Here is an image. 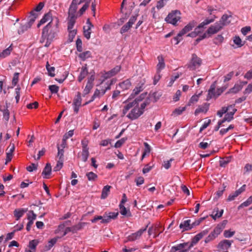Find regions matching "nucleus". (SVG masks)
<instances>
[{
	"mask_svg": "<svg viewBox=\"0 0 252 252\" xmlns=\"http://www.w3.org/2000/svg\"><path fill=\"white\" fill-rule=\"evenodd\" d=\"M82 98L81 96V93L78 92L77 95L74 98L73 103L78 104L81 105Z\"/></svg>",
	"mask_w": 252,
	"mask_h": 252,
	"instance_id": "603ef678",
	"label": "nucleus"
},
{
	"mask_svg": "<svg viewBox=\"0 0 252 252\" xmlns=\"http://www.w3.org/2000/svg\"><path fill=\"white\" fill-rule=\"evenodd\" d=\"M41 203L40 201H36L35 203H32L33 206L32 210V221L36 219V217L39 216L40 218H42L45 215L44 212V208L41 206Z\"/></svg>",
	"mask_w": 252,
	"mask_h": 252,
	"instance_id": "7ed1b4c3",
	"label": "nucleus"
},
{
	"mask_svg": "<svg viewBox=\"0 0 252 252\" xmlns=\"http://www.w3.org/2000/svg\"><path fill=\"white\" fill-rule=\"evenodd\" d=\"M225 187H223L222 189H219V190L216 193L215 199H218L220 196L222 195V193L225 190Z\"/></svg>",
	"mask_w": 252,
	"mask_h": 252,
	"instance_id": "338daca9",
	"label": "nucleus"
},
{
	"mask_svg": "<svg viewBox=\"0 0 252 252\" xmlns=\"http://www.w3.org/2000/svg\"><path fill=\"white\" fill-rule=\"evenodd\" d=\"M81 156L82 161H83L84 162L87 161L89 156V150H82Z\"/></svg>",
	"mask_w": 252,
	"mask_h": 252,
	"instance_id": "79ce46f5",
	"label": "nucleus"
},
{
	"mask_svg": "<svg viewBox=\"0 0 252 252\" xmlns=\"http://www.w3.org/2000/svg\"><path fill=\"white\" fill-rule=\"evenodd\" d=\"M49 89L52 94H56L58 92L59 88L55 85H52L49 86Z\"/></svg>",
	"mask_w": 252,
	"mask_h": 252,
	"instance_id": "6e6d98bb",
	"label": "nucleus"
},
{
	"mask_svg": "<svg viewBox=\"0 0 252 252\" xmlns=\"http://www.w3.org/2000/svg\"><path fill=\"white\" fill-rule=\"evenodd\" d=\"M51 170L52 168L51 164L49 163H47L42 173V175L44 178H49V176L50 175L51 173Z\"/></svg>",
	"mask_w": 252,
	"mask_h": 252,
	"instance_id": "dca6fc26",
	"label": "nucleus"
},
{
	"mask_svg": "<svg viewBox=\"0 0 252 252\" xmlns=\"http://www.w3.org/2000/svg\"><path fill=\"white\" fill-rule=\"evenodd\" d=\"M78 57L82 61H85L87 59L92 57V53L90 51H86L80 53Z\"/></svg>",
	"mask_w": 252,
	"mask_h": 252,
	"instance_id": "b1692460",
	"label": "nucleus"
},
{
	"mask_svg": "<svg viewBox=\"0 0 252 252\" xmlns=\"http://www.w3.org/2000/svg\"><path fill=\"white\" fill-rule=\"evenodd\" d=\"M9 151L6 153V162L11 161L12 158V153L15 150V146L13 144H10L9 146Z\"/></svg>",
	"mask_w": 252,
	"mask_h": 252,
	"instance_id": "393cba45",
	"label": "nucleus"
},
{
	"mask_svg": "<svg viewBox=\"0 0 252 252\" xmlns=\"http://www.w3.org/2000/svg\"><path fill=\"white\" fill-rule=\"evenodd\" d=\"M237 111V109L233 108L232 110L230 112L227 113L223 118L224 121L230 122L233 119V115Z\"/></svg>",
	"mask_w": 252,
	"mask_h": 252,
	"instance_id": "a878e982",
	"label": "nucleus"
},
{
	"mask_svg": "<svg viewBox=\"0 0 252 252\" xmlns=\"http://www.w3.org/2000/svg\"><path fill=\"white\" fill-rule=\"evenodd\" d=\"M222 225L223 224H218L217 226L215 228L214 231L211 233V234H215V238L220 233L222 229L224 228V226Z\"/></svg>",
	"mask_w": 252,
	"mask_h": 252,
	"instance_id": "2f4dec72",
	"label": "nucleus"
},
{
	"mask_svg": "<svg viewBox=\"0 0 252 252\" xmlns=\"http://www.w3.org/2000/svg\"><path fill=\"white\" fill-rule=\"evenodd\" d=\"M93 85L90 83H87L86 86L83 91V95H85L88 94L91 90L93 88Z\"/></svg>",
	"mask_w": 252,
	"mask_h": 252,
	"instance_id": "de8ad7c7",
	"label": "nucleus"
},
{
	"mask_svg": "<svg viewBox=\"0 0 252 252\" xmlns=\"http://www.w3.org/2000/svg\"><path fill=\"white\" fill-rule=\"evenodd\" d=\"M239 194H240L238 191L236 190L234 192L230 194L227 199V200L228 201H231L234 200L236 197H237Z\"/></svg>",
	"mask_w": 252,
	"mask_h": 252,
	"instance_id": "8fccbe9b",
	"label": "nucleus"
},
{
	"mask_svg": "<svg viewBox=\"0 0 252 252\" xmlns=\"http://www.w3.org/2000/svg\"><path fill=\"white\" fill-rule=\"evenodd\" d=\"M224 38L221 35H218L214 39V43L218 45L222 42Z\"/></svg>",
	"mask_w": 252,
	"mask_h": 252,
	"instance_id": "09e8293b",
	"label": "nucleus"
},
{
	"mask_svg": "<svg viewBox=\"0 0 252 252\" xmlns=\"http://www.w3.org/2000/svg\"><path fill=\"white\" fill-rule=\"evenodd\" d=\"M134 105L135 104L133 101L129 102L125 105L123 110V116H124L127 112V111Z\"/></svg>",
	"mask_w": 252,
	"mask_h": 252,
	"instance_id": "e433bc0d",
	"label": "nucleus"
},
{
	"mask_svg": "<svg viewBox=\"0 0 252 252\" xmlns=\"http://www.w3.org/2000/svg\"><path fill=\"white\" fill-rule=\"evenodd\" d=\"M131 85V83L129 79H126L119 84V87L123 90L128 89Z\"/></svg>",
	"mask_w": 252,
	"mask_h": 252,
	"instance_id": "bb28decb",
	"label": "nucleus"
},
{
	"mask_svg": "<svg viewBox=\"0 0 252 252\" xmlns=\"http://www.w3.org/2000/svg\"><path fill=\"white\" fill-rule=\"evenodd\" d=\"M46 66V69L48 72L49 75L51 77H54L55 75L54 73L55 67L50 66L48 62H47Z\"/></svg>",
	"mask_w": 252,
	"mask_h": 252,
	"instance_id": "58836bf2",
	"label": "nucleus"
},
{
	"mask_svg": "<svg viewBox=\"0 0 252 252\" xmlns=\"http://www.w3.org/2000/svg\"><path fill=\"white\" fill-rule=\"evenodd\" d=\"M212 141H210L209 143L201 142L199 144V147L202 149H207L211 144Z\"/></svg>",
	"mask_w": 252,
	"mask_h": 252,
	"instance_id": "bf43d9fd",
	"label": "nucleus"
},
{
	"mask_svg": "<svg viewBox=\"0 0 252 252\" xmlns=\"http://www.w3.org/2000/svg\"><path fill=\"white\" fill-rule=\"evenodd\" d=\"M181 19V17H166L165 21L169 24H171L174 26L177 25V23Z\"/></svg>",
	"mask_w": 252,
	"mask_h": 252,
	"instance_id": "4be33fe9",
	"label": "nucleus"
},
{
	"mask_svg": "<svg viewBox=\"0 0 252 252\" xmlns=\"http://www.w3.org/2000/svg\"><path fill=\"white\" fill-rule=\"evenodd\" d=\"M201 31H198V29L195 28L194 29V31L193 32H191L189 33L188 34V36H190L191 37H194L196 36H197L200 32H201Z\"/></svg>",
	"mask_w": 252,
	"mask_h": 252,
	"instance_id": "774afa93",
	"label": "nucleus"
},
{
	"mask_svg": "<svg viewBox=\"0 0 252 252\" xmlns=\"http://www.w3.org/2000/svg\"><path fill=\"white\" fill-rule=\"evenodd\" d=\"M119 215L118 212H105L104 214V219L101 221L102 223H105L110 222L111 219L114 220L117 218Z\"/></svg>",
	"mask_w": 252,
	"mask_h": 252,
	"instance_id": "6e6552de",
	"label": "nucleus"
},
{
	"mask_svg": "<svg viewBox=\"0 0 252 252\" xmlns=\"http://www.w3.org/2000/svg\"><path fill=\"white\" fill-rule=\"evenodd\" d=\"M208 217V216L201 217L199 218L198 220H195L192 223L193 227L198 225L203 220H204L206 218Z\"/></svg>",
	"mask_w": 252,
	"mask_h": 252,
	"instance_id": "69168bd1",
	"label": "nucleus"
},
{
	"mask_svg": "<svg viewBox=\"0 0 252 252\" xmlns=\"http://www.w3.org/2000/svg\"><path fill=\"white\" fill-rule=\"evenodd\" d=\"M214 20H215V19L214 18H210V19L207 18V19H205L201 23H200L196 28L198 29V31H201L202 32L205 26L214 22Z\"/></svg>",
	"mask_w": 252,
	"mask_h": 252,
	"instance_id": "412c9836",
	"label": "nucleus"
},
{
	"mask_svg": "<svg viewBox=\"0 0 252 252\" xmlns=\"http://www.w3.org/2000/svg\"><path fill=\"white\" fill-rule=\"evenodd\" d=\"M196 25V22L192 21L186 26L179 33L178 36H183L191 31Z\"/></svg>",
	"mask_w": 252,
	"mask_h": 252,
	"instance_id": "9b49d317",
	"label": "nucleus"
},
{
	"mask_svg": "<svg viewBox=\"0 0 252 252\" xmlns=\"http://www.w3.org/2000/svg\"><path fill=\"white\" fill-rule=\"evenodd\" d=\"M143 85L144 84H141L139 86L135 87V88L133 90V93L131 95H132L133 94L134 95H136L141 92L143 90Z\"/></svg>",
	"mask_w": 252,
	"mask_h": 252,
	"instance_id": "3c124183",
	"label": "nucleus"
},
{
	"mask_svg": "<svg viewBox=\"0 0 252 252\" xmlns=\"http://www.w3.org/2000/svg\"><path fill=\"white\" fill-rule=\"evenodd\" d=\"M27 209H15L14 211V216L16 218V220H18L22 217L24 214L27 212Z\"/></svg>",
	"mask_w": 252,
	"mask_h": 252,
	"instance_id": "5701e85b",
	"label": "nucleus"
},
{
	"mask_svg": "<svg viewBox=\"0 0 252 252\" xmlns=\"http://www.w3.org/2000/svg\"><path fill=\"white\" fill-rule=\"evenodd\" d=\"M233 242L232 240H223L220 242L217 246L218 251L221 252L224 250H227L231 246Z\"/></svg>",
	"mask_w": 252,
	"mask_h": 252,
	"instance_id": "423d86ee",
	"label": "nucleus"
},
{
	"mask_svg": "<svg viewBox=\"0 0 252 252\" xmlns=\"http://www.w3.org/2000/svg\"><path fill=\"white\" fill-rule=\"evenodd\" d=\"M147 226H147L146 227L144 228H141L137 232L129 235L127 237V240L126 241V242L133 241L137 240V239H139L142 235V233L146 230ZM125 242H126V241H125Z\"/></svg>",
	"mask_w": 252,
	"mask_h": 252,
	"instance_id": "0eeeda50",
	"label": "nucleus"
},
{
	"mask_svg": "<svg viewBox=\"0 0 252 252\" xmlns=\"http://www.w3.org/2000/svg\"><path fill=\"white\" fill-rule=\"evenodd\" d=\"M143 114V111L140 110L139 108L135 106L127 115V117L131 120L138 119L141 115Z\"/></svg>",
	"mask_w": 252,
	"mask_h": 252,
	"instance_id": "39448f33",
	"label": "nucleus"
},
{
	"mask_svg": "<svg viewBox=\"0 0 252 252\" xmlns=\"http://www.w3.org/2000/svg\"><path fill=\"white\" fill-rule=\"evenodd\" d=\"M241 90H242V88H241V86L239 85V84H236L232 88H231L229 90L228 93L236 94L237 93H238Z\"/></svg>",
	"mask_w": 252,
	"mask_h": 252,
	"instance_id": "ea45409f",
	"label": "nucleus"
},
{
	"mask_svg": "<svg viewBox=\"0 0 252 252\" xmlns=\"http://www.w3.org/2000/svg\"><path fill=\"white\" fill-rule=\"evenodd\" d=\"M52 17H43V18L40 20L39 23L37 25V27H39L41 25L45 23L49 20H51L50 21L52 22Z\"/></svg>",
	"mask_w": 252,
	"mask_h": 252,
	"instance_id": "864d4df0",
	"label": "nucleus"
},
{
	"mask_svg": "<svg viewBox=\"0 0 252 252\" xmlns=\"http://www.w3.org/2000/svg\"><path fill=\"white\" fill-rule=\"evenodd\" d=\"M200 239L198 237L197 235L195 236L194 238L192 239L191 243L189 245L188 247V250H189L193 245L196 244L199 241Z\"/></svg>",
	"mask_w": 252,
	"mask_h": 252,
	"instance_id": "680f3d73",
	"label": "nucleus"
},
{
	"mask_svg": "<svg viewBox=\"0 0 252 252\" xmlns=\"http://www.w3.org/2000/svg\"><path fill=\"white\" fill-rule=\"evenodd\" d=\"M148 96L150 97L153 102H155L159 99L160 95L158 94L157 92H154L150 93Z\"/></svg>",
	"mask_w": 252,
	"mask_h": 252,
	"instance_id": "4c0bfd02",
	"label": "nucleus"
},
{
	"mask_svg": "<svg viewBox=\"0 0 252 252\" xmlns=\"http://www.w3.org/2000/svg\"><path fill=\"white\" fill-rule=\"evenodd\" d=\"M77 17H70L68 21L67 29L68 31L71 30L75 23L76 18Z\"/></svg>",
	"mask_w": 252,
	"mask_h": 252,
	"instance_id": "7c9ffc66",
	"label": "nucleus"
},
{
	"mask_svg": "<svg viewBox=\"0 0 252 252\" xmlns=\"http://www.w3.org/2000/svg\"><path fill=\"white\" fill-rule=\"evenodd\" d=\"M57 239L56 238H54L51 239L48 243V244L45 246V248L44 249V251H48L51 249V248L56 244L57 242Z\"/></svg>",
	"mask_w": 252,
	"mask_h": 252,
	"instance_id": "c756f323",
	"label": "nucleus"
},
{
	"mask_svg": "<svg viewBox=\"0 0 252 252\" xmlns=\"http://www.w3.org/2000/svg\"><path fill=\"white\" fill-rule=\"evenodd\" d=\"M111 188V187L108 185L105 186L103 187L101 192V199H105L107 197L110 192V189Z\"/></svg>",
	"mask_w": 252,
	"mask_h": 252,
	"instance_id": "cd10ccee",
	"label": "nucleus"
},
{
	"mask_svg": "<svg viewBox=\"0 0 252 252\" xmlns=\"http://www.w3.org/2000/svg\"><path fill=\"white\" fill-rule=\"evenodd\" d=\"M91 28L92 27H89L86 26H84L83 27L84 35L87 39H89L91 37Z\"/></svg>",
	"mask_w": 252,
	"mask_h": 252,
	"instance_id": "c9c22d12",
	"label": "nucleus"
},
{
	"mask_svg": "<svg viewBox=\"0 0 252 252\" xmlns=\"http://www.w3.org/2000/svg\"><path fill=\"white\" fill-rule=\"evenodd\" d=\"M147 95V93H143L141 94V95L137 98H136L133 102L136 104H138L139 102L141 101L143 99H144Z\"/></svg>",
	"mask_w": 252,
	"mask_h": 252,
	"instance_id": "5fc2aeb1",
	"label": "nucleus"
},
{
	"mask_svg": "<svg viewBox=\"0 0 252 252\" xmlns=\"http://www.w3.org/2000/svg\"><path fill=\"white\" fill-rule=\"evenodd\" d=\"M234 43L236 44L238 47H241L244 45V43H242V41L238 36H235L233 39Z\"/></svg>",
	"mask_w": 252,
	"mask_h": 252,
	"instance_id": "c03bdc74",
	"label": "nucleus"
},
{
	"mask_svg": "<svg viewBox=\"0 0 252 252\" xmlns=\"http://www.w3.org/2000/svg\"><path fill=\"white\" fill-rule=\"evenodd\" d=\"M91 0H80L78 4L85 2V3L83 5V6L81 7V8H80V9L79 11V14L80 15H82L84 14L86 10L89 7Z\"/></svg>",
	"mask_w": 252,
	"mask_h": 252,
	"instance_id": "2eb2a0df",
	"label": "nucleus"
},
{
	"mask_svg": "<svg viewBox=\"0 0 252 252\" xmlns=\"http://www.w3.org/2000/svg\"><path fill=\"white\" fill-rule=\"evenodd\" d=\"M209 103H205L201 107H199L197 108L194 112L195 115L201 112L206 113L209 108Z\"/></svg>",
	"mask_w": 252,
	"mask_h": 252,
	"instance_id": "aec40b11",
	"label": "nucleus"
},
{
	"mask_svg": "<svg viewBox=\"0 0 252 252\" xmlns=\"http://www.w3.org/2000/svg\"><path fill=\"white\" fill-rule=\"evenodd\" d=\"M201 59L198 57L195 54H193L191 61L188 64V68H189L190 70H195L201 65Z\"/></svg>",
	"mask_w": 252,
	"mask_h": 252,
	"instance_id": "20e7f679",
	"label": "nucleus"
},
{
	"mask_svg": "<svg viewBox=\"0 0 252 252\" xmlns=\"http://www.w3.org/2000/svg\"><path fill=\"white\" fill-rule=\"evenodd\" d=\"M77 50L79 52L83 51L82 42L80 38H78L76 41Z\"/></svg>",
	"mask_w": 252,
	"mask_h": 252,
	"instance_id": "a18cd8bd",
	"label": "nucleus"
},
{
	"mask_svg": "<svg viewBox=\"0 0 252 252\" xmlns=\"http://www.w3.org/2000/svg\"><path fill=\"white\" fill-rule=\"evenodd\" d=\"M121 12L122 14L125 16H129L131 13V9L130 8L126 9L123 7H121Z\"/></svg>",
	"mask_w": 252,
	"mask_h": 252,
	"instance_id": "13d9d810",
	"label": "nucleus"
},
{
	"mask_svg": "<svg viewBox=\"0 0 252 252\" xmlns=\"http://www.w3.org/2000/svg\"><path fill=\"white\" fill-rule=\"evenodd\" d=\"M216 81L213 83L210 86L209 90H208V95L207 96L206 100H209L211 99L213 96L215 95V89H216Z\"/></svg>",
	"mask_w": 252,
	"mask_h": 252,
	"instance_id": "f3484780",
	"label": "nucleus"
},
{
	"mask_svg": "<svg viewBox=\"0 0 252 252\" xmlns=\"http://www.w3.org/2000/svg\"><path fill=\"white\" fill-rule=\"evenodd\" d=\"M77 0H72V2L70 5L68 14L69 16H75L74 14L77 9Z\"/></svg>",
	"mask_w": 252,
	"mask_h": 252,
	"instance_id": "4468645a",
	"label": "nucleus"
},
{
	"mask_svg": "<svg viewBox=\"0 0 252 252\" xmlns=\"http://www.w3.org/2000/svg\"><path fill=\"white\" fill-rule=\"evenodd\" d=\"M0 111L3 113V117L6 121H8L9 119V112L6 108L4 109H2L0 108Z\"/></svg>",
	"mask_w": 252,
	"mask_h": 252,
	"instance_id": "37998d69",
	"label": "nucleus"
},
{
	"mask_svg": "<svg viewBox=\"0 0 252 252\" xmlns=\"http://www.w3.org/2000/svg\"><path fill=\"white\" fill-rule=\"evenodd\" d=\"M87 65V64H86L85 66H83L81 68V71L78 78V80L79 82H81L88 73Z\"/></svg>",
	"mask_w": 252,
	"mask_h": 252,
	"instance_id": "6ab92c4d",
	"label": "nucleus"
},
{
	"mask_svg": "<svg viewBox=\"0 0 252 252\" xmlns=\"http://www.w3.org/2000/svg\"><path fill=\"white\" fill-rule=\"evenodd\" d=\"M158 58L159 61L158 64H157V70L158 73L160 71L161 69L164 68L165 63L164 62V59L162 56H158Z\"/></svg>",
	"mask_w": 252,
	"mask_h": 252,
	"instance_id": "c85d7f7f",
	"label": "nucleus"
},
{
	"mask_svg": "<svg viewBox=\"0 0 252 252\" xmlns=\"http://www.w3.org/2000/svg\"><path fill=\"white\" fill-rule=\"evenodd\" d=\"M200 239L198 237L197 235L195 236L194 238L192 239L191 243L189 245L188 247V250H189L193 245L196 244L199 241Z\"/></svg>",
	"mask_w": 252,
	"mask_h": 252,
	"instance_id": "e2e57ef3",
	"label": "nucleus"
},
{
	"mask_svg": "<svg viewBox=\"0 0 252 252\" xmlns=\"http://www.w3.org/2000/svg\"><path fill=\"white\" fill-rule=\"evenodd\" d=\"M234 105L233 106L232 105H229L227 107H222L221 109L220 110H219L217 112V115L220 117H221L222 115L226 113L227 111L230 108H233Z\"/></svg>",
	"mask_w": 252,
	"mask_h": 252,
	"instance_id": "72a5a7b5",
	"label": "nucleus"
},
{
	"mask_svg": "<svg viewBox=\"0 0 252 252\" xmlns=\"http://www.w3.org/2000/svg\"><path fill=\"white\" fill-rule=\"evenodd\" d=\"M235 231H231L230 230H225L223 233V236L225 238H230L234 235Z\"/></svg>",
	"mask_w": 252,
	"mask_h": 252,
	"instance_id": "0e129e2a",
	"label": "nucleus"
},
{
	"mask_svg": "<svg viewBox=\"0 0 252 252\" xmlns=\"http://www.w3.org/2000/svg\"><path fill=\"white\" fill-rule=\"evenodd\" d=\"M229 17H221L219 22H217L213 26H211L207 31V33L209 35L215 34L220 31L222 27L228 24L229 21H227Z\"/></svg>",
	"mask_w": 252,
	"mask_h": 252,
	"instance_id": "f03ea898",
	"label": "nucleus"
},
{
	"mask_svg": "<svg viewBox=\"0 0 252 252\" xmlns=\"http://www.w3.org/2000/svg\"><path fill=\"white\" fill-rule=\"evenodd\" d=\"M63 160H59L57 165L54 168V171H59L63 167Z\"/></svg>",
	"mask_w": 252,
	"mask_h": 252,
	"instance_id": "4d7b16f0",
	"label": "nucleus"
},
{
	"mask_svg": "<svg viewBox=\"0 0 252 252\" xmlns=\"http://www.w3.org/2000/svg\"><path fill=\"white\" fill-rule=\"evenodd\" d=\"M59 19L56 18V24L53 25L52 21H50L42 30V38L46 39L45 46L48 47L57 36L59 32L58 23Z\"/></svg>",
	"mask_w": 252,
	"mask_h": 252,
	"instance_id": "f257e3e1",
	"label": "nucleus"
},
{
	"mask_svg": "<svg viewBox=\"0 0 252 252\" xmlns=\"http://www.w3.org/2000/svg\"><path fill=\"white\" fill-rule=\"evenodd\" d=\"M230 162L229 158L226 157L224 158L221 159L220 162V167H224Z\"/></svg>",
	"mask_w": 252,
	"mask_h": 252,
	"instance_id": "a19ab883",
	"label": "nucleus"
},
{
	"mask_svg": "<svg viewBox=\"0 0 252 252\" xmlns=\"http://www.w3.org/2000/svg\"><path fill=\"white\" fill-rule=\"evenodd\" d=\"M11 51V46L4 50L2 53H0V58H5L10 54Z\"/></svg>",
	"mask_w": 252,
	"mask_h": 252,
	"instance_id": "49530a36",
	"label": "nucleus"
},
{
	"mask_svg": "<svg viewBox=\"0 0 252 252\" xmlns=\"http://www.w3.org/2000/svg\"><path fill=\"white\" fill-rule=\"evenodd\" d=\"M223 213V210L221 209L219 211L218 207H215L214 209L213 214L211 215V217L214 220H216L217 218H220Z\"/></svg>",
	"mask_w": 252,
	"mask_h": 252,
	"instance_id": "a211bd4d",
	"label": "nucleus"
},
{
	"mask_svg": "<svg viewBox=\"0 0 252 252\" xmlns=\"http://www.w3.org/2000/svg\"><path fill=\"white\" fill-rule=\"evenodd\" d=\"M86 176L89 181H94L97 178V175L93 172L87 173Z\"/></svg>",
	"mask_w": 252,
	"mask_h": 252,
	"instance_id": "f704fd0d",
	"label": "nucleus"
},
{
	"mask_svg": "<svg viewBox=\"0 0 252 252\" xmlns=\"http://www.w3.org/2000/svg\"><path fill=\"white\" fill-rule=\"evenodd\" d=\"M189 243H184L182 244H180L178 245L177 246L173 247L171 248V252H187L189 250L185 249L182 250L186 248V246H188Z\"/></svg>",
	"mask_w": 252,
	"mask_h": 252,
	"instance_id": "f8f14e48",
	"label": "nucleus"
},
{
	"mask_svg": "<svg viewBox=\"0 0 252 252\" xmlns=\"http://www.w3.org/2000/svg\"><path fill=\"white\" fill-rule=\"evenodd\" d=\"M136 17H132L125 25H124L120 30V33L123 34L127 32L129 29L132 27V25L135 23L136 20Z\"/></svg>",
	"mask_w": 252,
	"mask_h": 252,
	"instance_id": "1a4fd4ad",
	"label": "nucleus"
},
{
	"mask_svg": "<svg viewBox=\"0 0 252 252\" xmlns=\"http://www.w3.org/2000/svg\"><path fill=\"white\" fill-rule=\"evenodd\" d=\"M126 139V138H122L120 140L117 141L115 144V147L119 148L121 147L122 145L125 142Z\"/></svg>",
	"mask_w": 252,
	"mask_h": 252,
	"instance_id": "052dcab7",
	"label": "nucleus"
},
{
	"mask_svg": "<svg viewBox=\"0 0 252 252\" xmlns=\"http://www.w3.org/2000/svg\"><path fill=\"white\" fill-rule=\"evenodd\" d=\"M121 66L120 65H117L114 67L111 70L106 72L103 75V77L105 79L109 78L112 76H114L117 74L121 70Z\"/></svg>",
	"mask_w": 252,
	"mask_h": 252,
	"instance_id": "9d476101",
	"label": "nucleus"
},
{
	"mask_svg": "<svg viewBox=\"0 0 252 252\" xmlns=\"http://www.w3.org/2000/svg\"><path fill=\"white\" fill-rule=\"evenodd\" d=\"M119 208L120 210V213L123 215L126 216L127 215L128 216H131V214L129 211H127L126 208L124 206V205L120 204L119 205Z\"/></svg>",
	"mask_w": 252,
	"mask_h": 252,
	"instance_id": "473e14b6",
	"label": "nucleus"
},
{
	"mask_svg": "<svg viewBox=\"0 0 252 252\" xmlns=\"http://www.w3.org/2000/svg\"><path fill=\"white\" fill-rule=\"evenodd\" d=\"M179 227L183 231H188L192 229L193 227L192 223L190 224V220H188L184 221L180 224Z\"/></svg>",
	"mask_w": 252,
	"mask_h": 252,
	"instance_id": "ddd939ff",
	"label": "nucleus"
}]
</instances>
